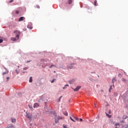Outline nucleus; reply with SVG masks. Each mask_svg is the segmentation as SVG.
Here are the masks:
<instances>
[{
	"label": "nucleus",
	"instance_id": "obj_1",
	"mask_svg": "<svg viewBox=\"0 0 128 128\" xmlns=\"http://www.w3.org/2000/svg\"><path fill=\"white\" fill-rule=\"evenodd\" d=\"M14 33L16 34V38L17 40H18V38H20V32L18 30H16L14 32Z\"/></svg>",
	"mask_w": 128,
	"mask_h": 128
},
{
	"label": "nucleus",
	"instance_id": "obj_2",
	"mask_svg": "<svg viewBox=\"0 0 128 128\" xmlns=\"http://www.w3.org/2000/svg\"><path fill=\"white\" fill-rule=\"evenodd\" d=\"M26 116L28 118V120H32V114H30L29 112H26Z\"/></svg>",
	"mask_w": 128,
	"mask_h": 128
},
{
	"label": "nucleus",
	"instance_id": "obj_3",
	"mask_svg": "<svg viewBox=\"0 0 128 128\" xmlns=\"http://www.w3.org/2000/svg\"><path fill=\"white\" fill-rule=\"evenodd\" d=\"M58 120H64V118L62 117V116H58V120H56V118H55V120L56 122H58Z\"/></svg>",
	"mask_w": 128,
	"mask_h": 128
},
{
	"label": "nucleus",
	"instance_id": "obj_4",
	"mask_svg": "<svg viewBox=\"0 0 128 128\" xmlns=\"http://www.w3.org/2000/svg\"><path fill=\"white\" fill-rule=\"evenodd\" d=\"M81 86H78L75 89H74V92H78Z\"/></svg>",
	"mask_w": 128,
	"mask_h": 128
},
{
	"label": "nucleus",
	"instance_id": "obj_5",
	"mask_svg": "<svg viewBox=\"0 0 128 128\" xmlns=\"http://www.w3.org/2000/svg\"><path fill=\"white\" fill-rule=\"evenodd\" d=\"M120 123H116L114 124L115 128H120Z\"/></svg>",
	"mask_w": 128,
	"mask_h": 128
},
{
	"label": "nucleus",
	"instance_id": "obj_6",
	"mask_svg": "<svg viewBox=\"0 0 128 128\" xmlns=\"http://www.w3.org/2000/svg\"><path fill=\"white\" fill-rule=\"evenodd\" d=\"M38 103H35V104H34V108H38Z\"/></svg>",
	"mask_w": 128,
	"mask_h": 128
},
{
	"label": "nucleus",
	"instance_id": "obj_7",
	"mask_svg": "<svg viewBox=\"0 0 128 128\" xmlns=\"http://www.w3.org/2000/svg\"><path fill=\"white\" fill-rule=\"evenodd\" d=\"M4 70H6V72H4L2 73V74H8V70H6V68L4 67Z\"/></svg>",
	"mask_w": 128,
	"mask_h": 128
},
{
	"label": "nucleus",
	"instance_id": "obj_8",
	"mask_svg": "<svg viewBox=\"0 0 128 128\" xmlns=\"http://www.w3.org/2000/svg\"><path fill=\"white\" fill-rule=\"evenodd\" d=\"M24 16L20 17L18 20V22H22V20H24Z\"/></svg>",
	"mask_w": 128,
	"mask_h": 128
},
{
	"label": "nucleus",
	"instance_id": "obj_9",
	"mask_svg": "<svg viewBox=\"0 0 128 128\" xmlns=\"http://www.w3.org/2000/svg\"><path fill=\"white\" fill-rule=\"evenodd\" d=\"M11 40L13 41V42H16V40H18V38H12Z\"/></svg>",
	"mask_w": 128,
	"mask_h": 128
},
{
	"label": "nucleus",
	"instance_id": "obj_10",
	"mask_svg": "<svg viewBox=\"0 0 128 128\" xmlns=\"http://www.w3.org/2000/svg\"><path fill=\"white\" fill-rule=\"evenodd\" d=\"M30 82H32V77L30 76L29 80Z\"/></svg>",
	"mask_w": 128,
	"mask_h": 128
},
{
	"label": "nucleus",
	"instance_id": "obj_11",
	"mask_svg": "<svg viewBox=\"0 0 128 128\" xmlns=\"http://www.w3.org/2000/svg\"><path fill=\"white\" fill-rule=\"evenodd\" d=\"M72 117L74 118V120H78L79 118L78 117H76L75 116H72Z\"/></svg>",
	"mask_w": 128,
	"mask_h": 128
},
{
	"label": "nucleus",
	"instance_id": "obj_12",
	"mask_svg": "<svg viewBox=\"0 0 128 128\" xmlns=\"http://www.w3.org/2000/svg\"><path fill=\"white\" fill-rule=\"evenodd\" d=\"M72 2V0H68V4H70Z\"/></svg>",
	"mask_w": 128,
	"mask_h": 128
},
{
	"label": "nucleus",
	"instance_id": "obj_13",
	"mask_svg": "<svg viewBox=\"0 0 128 128\" xmlns=\"http://www.w3.org/2000/svg\"><path fill=\"white\" fill-rule=\"evenodd\" d=\"M68 68H70L72 70V68H74V66L70 65V66H68Z\"/></svg>",
	"mask_w": 128,
	"mask_h": 128
},
{
	"label": "nucleus",
	"instance_id": "obj_14",
	"mask_svg": "<svg viewBox=\"0 0 128 128\" xmlns=\"http://www.w3.org/2000/svg\"><path fill=\"white\" fill-rule=\"evenodd\" d=\"M96 4H98V2L96 0H95L94 2V6H96Z\"/></svg>",
	"mask_w": 128,
	"mask_h": 128
},
{
	"label": "nucleus",
	"instance_id": "obj_15",
	"mask_svg": "<svg viewBox=\"0 0 128 128\" xmlns=\"http://www.w3.org/2000/svg\"><path fill=\"white\" fill-rule=\"evenodd\" d=\"M12 122H16V119L15 118H12Z\"/></svg>",
	"mask_w": 128,
	"mask_h": 128
},
{
	"label": "nucleus",
	"instance_id": "obj_16",
	"mask_svg": "<svg viewBox=\"0 0 128 128\" xmlns=\"http://www.w3.org/2000/svg\"><path fill=\"white\" fill-rule=\"evenodd\" d=\"M122 82H126V80L124 78H122Z\"/></svg>",
	"mask_w": 128,
	"mask_h": 128
},
{
	"label": "nucleus",
	"instance_id": "obj_17",
	"mask_svg": "<svg viewBox=\"0 0 128 128\" xmlns=\"http://www.w3.org/2000/svg\"><path fill=\"white\" fill-rule=\"evenodd\" d=\"M70 119L71 120H72V122H76V121L74 120L72 117H70Z\"/></svg>",
	"mask_w": 128,
	"mask_h": 128
},
{
	"label": "nucleus",
	"instance_id": "obj_18",
	"mask_svg": "<svg viewBox=\"0 0 128 128\" xmlns=\"http://www.w3.org/2000/svg\"><path fill=\"white\" fill-rule=\"evenodd\" d=\"M116 78H114L112 80V82L114 84V82H116Z\"/></svg>",
	"mask_w": 128,
	"mask_h": 128
},
{
	"label": "nucleus",
	"instance_id": "obj_19",
	"mask_svg": "<svg viewBox=\"0 0 128 128\" xmlns=\"http://www.w3.org/2000/svg\"><path fill=\"white\" fill-rule=\"evenodd\" d=\"M106 116H108V118H112V116L109 115V114H108L107 113H106Z\"/></svg>",
	"mask_w": 128,
	"mask_h": 128
},
{
	"label": "nucleus",
	"instance_id": "obj_20",
	"mask_svg": "<svg viewBox=\"0 0 128 128\" xmlns=\"http://www.w3.org/2000/svg\"><path fill=\"white\" fill-rule=\"evenodd\" d=\"M16 14H20V12H18V10H16Z\"/></svg>",
	"mask_w": 128,
	"mask_h": 128
},
{
	"label": "nucleus",
	"instance_id": "obj_21",
	"mask_svg": "<svg viewBox=\"0 0 128 128\" xmlns=\"http://www.w3.org/2000/svg\"><path fill=\"white\" fill-rule=\"evenodd\" d=\"M4 42V40L2 39H0V44H2Z\"/></svg>",
	"mask_w": 128,
	"mask_h": 128
},
{
	"label": "nucleus",
	"instance_id": "obj_22",
	"mask_svg": "<svg viewBox=\"0 0 128 128\" xmlns=\"http://www.w3.org/2000/svg\"><path fill=\"white\" fill-rule=\"evenodd\" d=\"M28 67H25V68H24V70H28Z\"/></svg>",
	"mask_w": 128,
	"mask_h": 128
},
{
	"label": "nucleus",
	"instance_id": "obj_23",
	"mask_svg": "<svg viewBox=\"0 0 128 128\" xmlns=\"http://www.w3.org/2000/svg\"><path fill=\"white\" fill-rule=\"evenodd\" d=\"M56 80V79H53L52 81L51 82L52 84L54 83V82Z\"/></svg>",
	"mask_w": 128,
	"mask_h": 128
},
{
	"label": "nucleus",
	"instance_id": "obj_24",
	"mask_svg": "<svg viewBox=\"0 0 128 128\" xmlns=\"http://www.w3.org/2000/svg\"><path fill=\"white\" fill-rule=\"evenodd\" d=\"M52 66H54V65H51L49 68H52Z\"/></svg>",
	"mask_w": 128,
	"mask_h": 128
},
{
	"label": "nucleus",
	"instance_id": "obj_25",
	"mask_svg": "<svg viewBox=\"0 0 128 128\" xmlns=\"http://www.w3.org/2000/svg\"><path fill=\"white\" fill-rule=\"evenodd\" d=\"M108 114H112V111L110 110H108Z\"/></svg>",
	"mask_w": 128,
	"mask_h": 128
},
{
	"label": "nucleus",
	"instance_id": "obj_26",
	"mask_svg": "<svg viewBox=\"0 0 128 128\" xmlns=\"http://www.w3.org/2000/svg\"><path fill=\"white\" fill-rule=\"evenodd\" d=\"M124 128H128V124L125 125Z\"/></svg>",
	"mask_w": 128,
	"mask_h": 128
},
{
	"label": "nucleus",
	"instance_id": "obj_27",
	"mask_svg": "<svg viewBox=\"0 0 128 128\" xmlns=\"http://www.w3.org/2000/svg\"><path fill=\"white\" fill-rule=\"evenodd\" d=\"M36 8H40V6L37 5V6H36Z\"/></svg>",
	"mask_w": 128,
	"mask_h": 128
},
{
	"label": "nucleus",
	"instance_id": "obj_28",
	"mask_svg": "<svg viewBox=\"0 0 128 128\" xmlns=\"http://www.w3.org/2000/svg\"><path fill=\"white\" fill-rule=\"evenodd\" d=\"M23 30H24V32L26 31V28H24L23 29Z\"/></svg>",
	"mask_w": 128,
	"mask_h": 128
},
{
	"label": "nucleus",
	"instance_id": "obj_29",
	"mask_svg": "<svg viewBox=\"0 0 128 128\" xmlns=\"http://www.w3.org/2000/svg\"><path fill=\"white\" fill-rule=\"evenodd\" d=\"M15 72H16L17 74H18V71L17 70H15Z\"/></svg>",
	"mask_w": 128,
	"mask_h": 128
},
{
	"label": "nucleus",
	"instance_id": "obj_30",
	"mask_svg": "<svg viewBox=\"0 0 128 128\" xmlns=\"http://www.w3.org/2000/svg\"><path fill=\"white\" fill-rule=\"evenodd\" d=\"M64 128H68L66 125L63 126Z\"/></svg>",
	"mask_w": 128,
	"mask_h": 128
},
{
	"label": "nucleus",
	"instance_id": "obj_31",
	"mask_svg": "<svg viewBox=\"0 0 128 128\" xmlns=\"http://www.w3.org/2000/svg\"><path fill=\"white\" fill-rule=\"evenodd\" d=\"M6 80H7V82H8V80H10V77H6Z\"/></svg>",
	"mask_w": 128,
	"mask_h": 128
},
{
	"label": "nucleus",
	"instance_id": "obj_32",
	"mask_svg": "<svg viewBox=\"0 0 128 128\" xmlns=\"http://www.w3.org/2000/svg\"><path fill=\"white\" fill-rule=\"evenodd\" d=\"M14 2V0H10V3H12V2Z\"/></svg>",
	"mask_w": 128,
	"mask_h": 128
},
{
	"label": "nucleus",
	"instance_id": "obj_33",
	"mask_svg": "<svg viewBox=\"0 0 128 128\" xmlns=\"http://www.w3.org/2000/svg\"><path fill=\"white\" fill-rule=\"evenodd\" d=\"M112 86H110V90H109V92H110V90H112Z\"/></svg>",
	"mask_w": 128,
	"mask_h": 128
},
{
	"label": "nucleus",
	"instance_id": "obj_34",
	"mask_svg": "<svg viewBox=\"0 0 128 128\" xmlns=\"http://www.w3.org/2000/svg\"><path fill=\"white\" fill-rule=\"evenodd\" d=\"M64 114V116H68V112Z\"/></svg>",
	"mask_w": 128,
	"mask_h": 128
},
{
	"label": "nucleus",
	"instance_id": "obj_35",
	"mask_svg": "<svg viewBox=\"0 0 128 128\" xmlns=\"http://www.w3.org/2000/svg\"><path fill=\"white\" fill-rule=\"evenodd\" d=\"M62 98V96H60V98H59V101L60 100V98Z\"/></svg>",
	"mask_w": 128,
	"mask_h": 128
},
{
	"label": "nucleus",
	"instance_id": "obj_36",
	"mask_svg": "<svg viewBox=\"0 0 128 128\" xmlns=\"http://www.w3.org/2000/svg\"><path fill=\"white\" fill-rule=\"evenodd\" d=\"M29 108H30L32 110V106H29Z\"/></svg>",
	"mask_w": 128,
	"mask_h": 128
},
{
	"label": "nucleus",
	"instance_id": "obj_37",
	"mask_svg": "<svg viewBox=\"0 0 128 128\" xmlns=\"http://www.w3.org/2000/svg\"><path fill=\"white\" fill-rule=\"evenodd\" d=\"M80 122H82V118H80Z\"/></svg>",
	"mask_w": 128,
	"mask_h": 128
},
{
	"label": "nucleus",
	"instance_id": "obj_38",
	"mask_svg": "<svg viewBox=\"0 0 128 128\" xmlns=\"http://www.w3.org/2000/svg\"><path fill=\"white\" fill-rule=\"evenodd\" d=\"M65 86H68V84L66 85Z\"/></svg>",
	"mask_w": 128,
	"mask_h": 128
},
{
	"label": "nucleus",
	"instance_id": "obj_39",
	"mask_svg": "<svg viewBox=\"0 0 128 128\" xmlns=\"http://www.w3.org/2000/svg\"><path fill=\"white\" fill-rule=\"evenodd\" d=\"M64 88H65V87H64V88H63V90H64Z\"/></svg>",
	"mask_w": 128,
	"mask_h": 128
},
{
	"label": "nucleus",
	"instance_id": "obj_40",
	"mask_svg": "<svg viewBox=\"0 0 128 128\" xmlns=\"http://www.w3.org/2000/svg\"><path fill=\"white\" fill-rule=\"evenodd\" d=\"M122 122H124V120L122 121Z\"/></svg>",
	"mask_w": 128,
	"mask_h": 128
},
{
	"label": "nucleus",
	"instance_id": "obj_41",
	"mask_svg": "<svg viewBox=\"0 0 128 128\" xmlns=\"http://www.w3.org/2000/svg\"><path fill=\"white\" fill-rule=\"evenodd\" d=\"M73 66H76V64H73Z\"/></svg>",
	"mask_w": 128,
	"mask_h": 128
},
{
	"label": "nucleus",
	"instance_id": "obj_42",
	"mask_svg": "<svg viewBox=\"0 0 128 128\" xmlns=\"http://www.w3.org/2000/svg\"><path fill=\"white\" fill-rule=\"evenodd\" d=\"M94 106H95V108H96V104H94Z\"/></svg>",
	"mask_w": 128,
	"mask_h": 128
},
{
	"label": "nucleus",
	"instance_id": "obj_43",
	"mask_svg": "<svg viewBox=\"0 0 128 128\" xmlns=\"http://www.w3.org/2000/svg\"><path fill=\"white\" fill-rule=\"evenodd\" d=\"M30 62V61L27 62Z\"/></svg>",
	"mask_w": 128,
	"mask_h": 128
},
{
	"label": "nucleus",
	"instance_id": "obj_44",
	"mask_svg": "<svg viewBox=\"0 0 128 128\" xmlns=\"http://www.w3.org/2000/svg\"><path fill=\"white\" fill-rule=\"evenodd\" d=\"M55 116H56V113L55 114Z\"/></svg>",
	"mask_w": 128,
	"mask_h": 128
}]
</instances>
